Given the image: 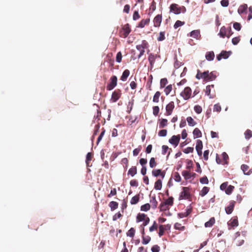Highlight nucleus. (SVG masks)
Segmentation results:
<instances>
[{
	"label": "nucleus",
	"instance_id": "1",
	"mask_svg": "<svg viewBox=\"0 0 252 252\" xmlns=\"http://www.w3.org/2000/svg\"><path fill=\"white\" fill-rule=\"evenodd\" d=\"M131 30L129 24H126L123 26L122 29L119 31V36L122 38H126L127 37Z\"/></svg>",
	"mask_w": 252,
	"mask_h": 252
},
{
	"label": "nucleus",
	"instance_id": "2",
	"mask_svg": "<svg viewBox=\"0 0 252 252\" xmlns=\"http://www.w3.org/2000/svg\"><path fill=\"white\" fill-rule=\"evenodd\" d=\"M191 198V195L190 193V189L189 187H183L182 191L180 192L179 199H187L190 200Z\"/></svg>",
	"mask_w": 252,
	"mask_h": 252
},
{
	"label": "nucleus",
	"instance_id": "3",
	"mask_svg": "<svg viewBox=\"0 0 252 252\" xmlns=\"http://www.w3.org/2000/svg\"><path fill=\"white\" fill-rule=\"evenodd\" d=\"M117 85V77L115 75L111 76L109 79V83L107 84L106 89L108 91L113 90Z\"/></svg>",
	"mask_w": 252,
	"mask_h": 252
},
{
	"label": "nucleus",
	"instance_id": "4",
	"mask_svg": "<svg viewBox=\"0 0 252 252\" xmlns=\"http://www.w3.org/2000/svg\"><path fill=\"white\" fill-rule=\"evenodd\" d=\"M192 90L189 87H186L184 90L180 93V95L183 97L185 100H188L191 97Z\"/></svg>",
	"mask_w": 252,
	"mask_h": 252
},
{
	"label": "nucleus",
	"instance_id": "5",
	"mask_svg": "<svg viewBox=\"0 0 252 252\" xmlns=\"http://www.w3.org/2000/svg\"><path fill=\"white\" fill-rule=\"evenodd\" d=\"M121 95L122 93L121 90L118 89L114 91L112 93L111 97L110 98V101L113 103L117 102L121 97Z\"/></svg>",
	"mask_w": 252,
	"mask_h": 252
},
{
	"label": "nucleus",
	"instance_id": "6",
	"mask_svg": "<svg viewBox=\"0 0 252 252\" xmlns=\"http://www.w3.org/2000/svg\"><path fill=\"white\" fill-rule=\"evenodd\" d=\"M169 12L176 15L180 14L179 5L176 3L171 4L169 7Z\"/></svg>",
	"mask_w": 252,
	"mask_h": 252
},
{
	"label": "nucleus",
	"instance_id": "7",
	"mask_svg": "<svg viewBox=\"0 0 252 252\" xmlns=\"http://www.w3.org/2000/svg\"><path fill=\"white\" fill-rule=\"evenodd\" d=\"M160 58V56L158 55L154 54L153 53L150 54L148 57V61L150 63L151 67H153L154 66L156 59Z\"/></svg>",
	"mask_w": 252,
	"mask_h": 252
},
{
	"label": "nucleus",
	"instance_id": "8",
	"mask_svg": "<svg viewBox=\"0 0 252 252\" xmlns=\"http://www.w3.org/2000/svg\"><path fill=\"white\" fill-rule=\"evenodd\" d=\"M231 52H227L226 51H222L221 53L217 56V59L220 61L222 59H226L230 56Z\"/></svg>",
	"mask_w": 252,
	"mask_h": 252
},
{
	"label": "nucleus",
	"instance_id": "9",
	"mask_svg": "<svg viewBox=\"0 0 252 252\" xmlns=\"http://www.w3.org/2000/svg\"><path fill=\"white\" fill-rule=\"evenodd\" d=\"M180 140V135L179 134L178 135H173L171 137V138L169 140V142L172 145H174L175 147H176Z\"/></svg>",
	"mask_w": 252,
	"mask_h": 252
},
{
	"label": "nucleus",
	"instance_id": "10",
	"mask_svg": "<svg viewBox=\"0 0 252 252\" xmlns=\"http://www.w3.org/2000/svg\"><path fill=\"white\" fill-rule=\"evenodd\" d=\"M175 107L173 101L170 102L166 106V115L169 116L171 115L172 111Z\"/></svg>",
	"mask_w": 252,
	"mask_h": 252
},
{
	"label": "nucleus",
	"instance_id": "11",
	"mask_svg": "<svg viewBox=\"0 0 252 252\" xmlns=\"http://www.w3.org/2000/svg\"><path fill=\"white\" fill-rule=\"evenodd\" d=\"M162 19V14L157 15L153 20L154 26L155 27H159L160 26Z\"/></svg>",
	"mask_w": 252,
	"mask_h": 252
},
{
	"label": "nucleus",
	"instance_id": "12",
	"mask_svg": "<svg viewBox=\"0 0 252 252\" xmlns=\"http://www.w3.org/2000/svg\"><path fill=\"white\" fill-rule=\"evenodd\" d=\"M152 173L154 177L160 176L162 179L164 178L165 175V172L162 171L161 169H154L152 171Z\"/></svg>",
	"mask_w": 252,
	"mask_h": 252
},
{
	"label": "nucleus",
	"instance_id": "13",
	"mask_svg": "<svg viewBox=\"0 0 252 252\" xmlns=\"http://www.w3.org/2000/svg\"><path fill=\"white\" fill-rule=\"evenodd\" d=\"M235 201H231L230 202L229 205L227 207H226L225 209L226 213L227 214H230L232 213L235 206Z\"/></svg>",
	"mask_w": 252,
	"mask_h": 252
},
{
	"label": "nucleus",
	"instance_id": "14",
	"mask_svg": "<svg viewBox=\"0 0 252 252\" xmlns=\"http://www.w3.org/2000/svg\"><path fill=\"white\" fill-rule=\"evenodd\" d=\"M241 169L243 170L244 174L249 175L252 173V170H249V167L246 164H242L241 167Z\"/></svg>",
	"mask_w": 252,
	"mask_h": 252
},
{
	"label": "nucleus",
	"instance_id": "15",
	"mask_svg": "<svg viewBox=\"0 0 252 252\" xmlns=\"http://www.w3.org/2000/svg\"><path fill=\"white\" fill-rule=\"evenodd\" d=\"M149 218L147 215L145 214L139 213L136 217V222L144 221L147 218Z\"/></svg>",
	"mask_w": 252,
	"mask_h": 252
},
{
	"label": "nucleus",
	"instance_id": "16",
	"mask_svg": "<svg viewBox=\"0 0 252 252\" xmlns=\"http://www.w3.org/2000/svg\"><path fill=\"white\" fill-rule=\"evenodd\" d=\"M150 18H147L146 19H142L138 24V25L137 26V27L143 28H144L146 25H148L150 23Z\"/></svg>",
	"mask_w": 252,
	"mask_h": 252
},
{
	"label": "nucleus",
	"instance_id": "17",
	"mask_svg": "<svg viewBox=\"0 0 252 252\" xmlns=\"http://www.w3.org/2000/svg\"><path fill=\"white\" fill-rule=\"evenodd\" d=\"M214 86L213 85H208L206 87L205 90V94L209 96L210 98H213L214 96V94L211 93V88H214Z\"/></svg>",
	"mask_w": 252,
	"mask_h": 252
},
{
	"label": "nucleus",
	"instance_id": "18",
	"mask_svg": "<svg viewBox=\"0 0 252 252\" xmlns=\"http://www.w3.org/2000/svg\"><path fill=\"white\" fill-rule=\"evenodd\" d=\"M150 202L151 203L150 205L153 209H155L157 207L158 203L156 199L155 196H153L151 197Z\"/></svg>",
	"mask_w": 252,
	"mask_h": 252
},
{
	"label": "nucleus",
	"instance_id": "19",
	"mask_svg": "<svg viewBox=\"0 0 252 252\" xmlns=\"http://www.w3.org/2000/svg\"><path fill=\"white\" fill-rule=\"evenodd\" d=\"M238 219L236 217L230 220L229 222H228V225L231 226L232 227H236L238 225Z\"/></svg>",
	"mask_w": 252,
	"mask_h": 252
},
{
	"label": "nucleus",
	"instance_id": "20",
	"mask_svg": "<svg viewBox=\"0 0 252 252\" xmlns=\"http://www.w3.org/2000/svg\"><path fill=\"white\" fill-rule=\"evenodd\" d=\"M130 71L128 69H126L123 72L122 75L121 77V80L123 81H126L127 77L129 75Z\"/></svg>",
	"mask_w": 252,
	"mask_h": 252
},
{
	"label": "nucleus",
	"instance_id": "21",
	"mask_svg": "<svg viewBox=\"0 0 252 252\" xmlns=\"http://www.w3.org/2000/svg\"><path fill=\"white\" fill-rule=\"evenodd\" d=\"M166 226H168V224L160 225L159 226L158 235L159 237H161L162 235H163L164 231L166 230Z\"/></svg>",
	"mask_w": 252,
	"mask_h": 252
},
{
	"label": "nucleus",
	"instance_id": "22",
	"mask_svg": "<svg viewBox=\"0 0 252 252\" xmlns=\"http://www.w3.org/2000/svg\"><path fill=\"white\" fill-rule=\"evenodd\" d=\"M159 127L160 128H163L167 126L168 121L166 119H159Z\"/></svg>",
	"mask_w": 252,
	"mask_h": 252
},
{
	"label": "nucleus",
	"instance_id": "23",
	"mask_svg": "<svg viewBox=\"0 0 252 252\" xmlns=\"http://www.w3.org/2000/svg\"><path fill=\"white\" fill-rule=\"evenodd\" d=\"M205 57L209 61H213L215 57V54L213 51L208 52L206 54Z\"/></svg>",
	"mask_w": 252,
	"mask_h": 252
},
{
	"label": "nucleus",
	"instance_id": "24",
	"mask_svg": "<svg viewBox=\"0 0 252 252\" xmlns=\"http://www.w3.org/2000/svg\"><path fill=\"white\" fill-rule=\"evenodd\" d=\"M194 138H199L202 136V133L198 128H195L193 131Z\"/></svg>",
	"mask_w": 252,
	"mask_h": 252
},
{
	"label": "nucleus",
	"instance_id": "25",
	"mask_svg": "<svg viewBox=\"0 0 252 252\" xmlns=\"http://www.w3.org/2000/svg\"><path fill=\"white\" fill-rule=\"evenodd\" d=\"M190 36L194 38L195 39H198L199 36H200V32L199 30H194L191 32L189 33Z\"/></svg>",
	"mask_w": 252,
	"mask_h": 252
},
{
	"label": "nucleus",
	"instance_id": "26",
	"mask_svg": "<svg viewBox=\"0 0 252 252\" xmlns=\"http://www.w3.org/2000/svg\"><path fill=\"white\" fill-rule=\"evenodd\" d=\"M170 208V206L166 204L163 202H162L159 206L160 211H165L168 210Z\"/></svg>",
	"mask_w": 252,
	"mask_h": 252
},
{
	"label": "nucleus",
	"instance_id": "27",
	"mask_svg": "<svg viewBox=\"0 0 252 252\" xmlns=\"http://www.w3.org/2000/svg\"><path fill=\"white\" fill-rule=\"evenodd\" d=\"M248 8V6L246 4L241 5L239 6L238 9V12L241 14L246 12Z\"/></svg>",
	"mask_w": 252,
	"mask_h": 252
},
{
	"label": "nucleus",
	"instance_id": "28",
	"mask_svg": "<svg viewBox=\"0 0 252 252\" xmlns=\"http://www.w3.org/2000/svg\"><path fill=\"white\" fill-rule=\"evenodd\" d=\"M219 35L222 38H224L225 36H226V29L224 27H222L221 28ZM230 35H227V37L229 38Z\"/></svg>",
	"mask_w": 252,
	"mask_h": 252
},
{
	"label": "nucleus",
	"instance_id": "29",
	"mask_svg": "<svg viewBox=\"0 0 252 252\" xmlns=\"http://www.w3.org/2000/svg\"><path fill=\"white\" fill-rule=\"evenodd\" d=\"M93 154L92 153H88L86 156V163L87 166H90V161L93 158Z\"/></svg>",
	"mask_w": 252,
	"mask_h": 252
},
{
	"label": "nucleus",
	"instance_id": "30",
	"mask_svg": "<svg viewBox=\"0 0 252 252\" xmlns=\"http://www.w3.org/2000/svg\"><path fill=\"white\" fill-rule=\"evenodd\" d=\"M154 188L156 190H160L162 188V181L160 179H158L155 183Z\"/></svg>",
	"mask_w": 252,
	"mask_h": 252
},
{
	"label": "nucleus",
	"instance_id": "31",
	"mask_svg": "<svg viewBox=\"0 0 252 252\" xmlns=\"http://www.w3.org/2000/svg\"><path fill=\"white\" fill-rule=\"evenodd\" d=\"M215 222V219L214 217L211 218L209 221H207L205 223V226L206 227H212Z\"/></svg>",
	"mask_w": 252,
	"mask_h": 252
},
{
	"label": "nucleus",
	"instance_id": "32",
	"mask_svg": "<svg viewBox=\"0 0 252 252\" xmlns=\"http://www.w3.org/2000/svg\"><path fill=\"white\" fill-rule=\"evenodd\" d=\"M137 174V168L136 166H132L128 171V174L132 177Z\"/></svg>",
	"mask_w": 252,
	"mask_h": 252
},
{
	"label": "nucleus",
	"instance_id": "33",
	"mask_svg": "<svg viewBox=\"0 0 252 252\" xmlns=\"http://www.w3.org/2000/svg\"><path fill=\"white\" fill-rule=\"evenodd\" d=\"M139 196H140L139 194H137V195H135L134 196H133V197H132V198L130 200V204L132 205H134V204H137L139 201V198H140Z\"/></svg>",
	"mask_w": 252,
	"mask_h": 252
},
{
	"label": "nucleus",
	"instance_id": "34",
	"mask_svg": "<svg viewBox=\"0 0 252 252\" xmlns=\"http://www.w3.org/2000/svg\"><path fill=\"white\" fill-rule=\"evenodd\" d=\"M152 80H153V76L152 75H151L149 77L148 80L146 83V87L150 91L152 90Z\"/></svg>",
	"mask_w": 252,
	"mask_h": 252
},
{
	"label": "nucleus",
	"instance_id": "35",
	"mask_svg": "<svg viewBox=\"0 0 252 252\" xmlns=\"http://www.w3.org/2000/svg\"><path fill=\"white\" fill-rule=\"evenodd\" d=\"M187 121L188 125L190 126H193L196 125V122L191 117H188L187 118Z\"/></svg>",
	"mask_w": 252,
	"mask_h": 252
},
{
	"label": "nucleus",
	"instance_id": "36",
	"mask_svg": "<svg viewBox=\"0 0 252 252\" xmlns=\"http://www.w3.org/2000/svg\"><path fill=\"white\" fill-rule=\"evenodd\" d=\"M109 206L111 208V211H114L118 207V203L115 201H111L109 204Z\"/></svg>",
	"mask_w": 252,
	"mask_h": 252
},
{
	"label": "nucleus",
	"instance_id": "37",
	"mask_svg": "<svg viewBox=\"0 0 252 252\" xmlns=\"http://www.w3.org/2000/svg\"><path fill=\"white\" fill-rule=\"evenodd\" d=\"M182 174L186 180H188L191 178V174L187 170L183 171Z\"/></svg>",
	"mask_w": 252,
	"mask_h": 252
},
{
	"label": "nucleus",
	"instance_id": "38",
	"mask_svg": "<svg viewBox=\"0 0 252 252\" xmlns=\"http://www.w3.org/2000/svg\"><path fill=\"white\" fill-rule=\"evenodd\" d=\"M203 148V144L202 142L200 140H197L196 141V150L197 152L198 151L202 150Z\"/></svg>",
	"mask_w": 252,
	"mask_h": 252
},
{
	"label": "nucleus",
	"instance_id": "39",
	"mask_svg": "<svg viewBox=\"0 0 252 252\" xmlns=\"http://www.w3.org/2000/svg\"><path fill=\"white\" fill-rule=\"evenodd\" d=\"M136 48L140 52L139 54L137 56L138 58L139 59L144 55L145 49L139 45H136Z\"/></svg>",
	"mask_w": 252,
	"mask_h": 252
},
{
	"label": "nucleus",
	"instance_id": "40",
	"mask_svg": "<svg viewBox=\"0 0 252 252\" xmlns=\"http://www.w3.org/2000/svg\"><path fill=\"white\" fill-rule=\"evenodd\" d=\"M210 189L209 187H204L203 188L202 190L200 191L199 193V195L201 196H205L207 193L209 192Z\"/></svg>",
	"mask_w": 252,
	"mask_h": 252
},
{
	"label": "nucleus",
	"instance_id": "41",
	"mask_svg": "<svg viewBox=\"0 0 252 252\" xmlns=\"http://www.w3.org/2000/svg\"><path fill=\"white\" fill-rule=\"evenodd\" d=\"M244 135L245 138L249 140L252 137V131L248 129L245 131Z\"/></svg>",
	"mask_w": 252,
	"mask_h": 252
},
{
	"label": "nucleus",
	"instance_id": "42",
	"mask_svg": "<svg viewBox=\"0 0 252 252\" xmlns=\"http://www.w3.org/2000/svg\"><path fill=\"white\" fill-rule=\"evenodd\" d=\"M174 198L173 197H169L168 199L165 200L163 202L169 206H172L173 204Z\"/></svg>",
	"mask_w": 252,
	"mask_h": 252
},
{
	"label": "nucleus",
	"instance_id": "43",
	"mask_svg": "<svg viewBox=\"0 0 252 252\" xmlns=\"http://www.w3.org/2000/svg\"><path fill=\"white\" fill-rule=\"evenodd\" d=\"M151 205L149 203H146L141 206L140 209L142 211H148L150 209Z\"/></svg>",
	"mask_w": 252,
	"mask_h": 252
},
{
	"label": "nucleus",
	"instance_id": "44",
	"mask_svg": "<svg viewBox=\"0 0 252 252\" xmlns=\"http://www.w3.org/2000/svg\"><path fill=\"white\" fill-rule=\"evenodd\" d=\"M151 241V237L149 236H142V244L146 245Z\"/></svg>",
	"mask_w": 252,
	"mask_h": 252
},
{
	"label": "nucleus",
	"instance_id": "45",
	"mask_svg": "<svg viewBox=\"0 0 252 252\" xmlns=\"http://www.w3.org/2000/svg\"><path fill=\"white\" fill-rule=\"evenodd\" d=\"M172 90V85L171 84L168 85L164 89V92L166 95H168Z\"/></svg>",
	"mask_w": 252,
	"mask_h": 252
},
{
	"label": "nucleus",
	"instance_id": "46",
	"mask_svg": "<svg viewBox=\"0 0 252 252\" xmlns=\"http://www.w3.org/2000/svg\"><path fill=\"white\" fill-rule=\"evenodd\" d=\"M135 230L134 228L131 227L126 233L127 236L133 237L135 235Z\"/></svg>",
	"mask_w": 252,
	"mask_h": 252
},
{
	"label": "nucleus",
	"instance_id": "47",
	"mask_svg": "<svg viewBox=\"0 0 252 252\" xmlns=\"http://www.w3.org/2000/svg\"><path fill=\"white\" fill-rule=\"evenodd\" d=\"M149 164H150V167L152 168H154L157 166V163L155 158H151V159L150 160Z\"/></svg>",
	"mask_w": 252,
	"mask_h": 252
},
{
	"label": "nucleus",
	"instance_id": "48",
	"mask_svg": "<svg viewBox=\"0 0 252 252\" xmlns=\"http://www.w3.org/2000/svg\"><path fill=\"white\" fill-rule=\"evenodd\" d=\"M201 77H202V79L206 81H209V71H205L202 72V76H201Z\"/></svg>",
	"mask_w": 252,
	"mask_h": 252
},
{
	"label": "nucleus",
	"instance_id": "49",
	"mask_svg": "<svg viewBox=\"0 0 252 252\" xmlns=\"http://www.w3.org/2000/svg\"><path fill=\"white\" fill-rule=\"evenodd\" d=\"M161 94L159 91L157 92L153 97V101L154 102H158L159 101V97L160 95Z\"/></svg>",
	"mask_w": 252,
	"mask_h": 252
},
{
	"label": "nucleus",
	"instance_id": "50",
	"mask_svg": "<svg viewBox=\"0 0 252 252\" xmlns=\"http://www.w3.org/2000/svg\"><path fill=\"white\" fill-rule=\"evenodd\" d=\"M174 228L176 229H178L179 230L183 231L185 229V227L184 226H182L181 224L178 222H176L174 224Z\"/></svg>",
	"mask_w": 252,
	"mask_h": 252
},
{
	"label": "nucleus",
	"instance_id": "51",
	"mask_svg": "<svg viewBox=\"0 0 252 252\" xmlns=\"http://www.w3.org/2000/svg\"><path fill=\"white\" fill-rule=\"evenodd\" d=\"M168 83V80L166 78H162L160 81V87L161 88L165 87Z\"/></svg>",
	"mask_w": 252,
	"mask_h": 252
},
{
	"label": "nucleus",
	"instance_id": "52",
	"mask_svg": "<svg viewBox=\"0 0 252 252\" xmlns=\"http://www.w3.org/2000/svg\"><path fill=\"white\" fill-rule=\"evenodd\" d=\"M165 32H161L159 33V36L157 38V40L158 41H161L165 39Z\"/></svg>",
	"mask_w": 252,
	"mask_h": 252
},
{
	"label": "nucleus",
	"instance_id": "53",
	"mask_svg": "<svg viewBox=\"0 0 252 252\" xmlns=\"http://www.w3.org/2000/svg\"><path fill=\"white\" fill-rule=\"evenodd\" d=\"M234 189V187L233 186L229 185L227 187L226 189H225V193L228 195L230 194L233 191Z\"/></svg>",
	"mask_w": 252,
	"mask_h": 252
},
{
	"label": "nucleus",
	"instance_id": "54",
	"mask_svg": "<svg viewBox=\"0 0 252 252\" xmlns=\"http://www.w3.org/2000/svg\"><path fill=\"white\" fill-rule=\"evenodd\" d=\"M158 228V225L156 221H155L153 224V225L150 227L149 231L150 232H153L155 230H157Z\"/></svg>",
	"mask_w": 252,
	"mask_h": 252
},
{
	"label": "nucleus",
	"instance_id": "55",
	"mask_svg": "<svg viewBox=\"0 0 252 252\" xmlns=\"http://www.w3.org/2000/svg\"><path fill=\"white\" fill-rule=\"evenodd\" d=\"M144 49H148L149 48V44L146 40H143L142 41L141 44L139 45Z\"/></svg>",
	"mask_w": 252,
	"mask_h": 252
},
{
	"label": "nucleus",
	"instance_id": "56",
	"mask_svg": "<svg viewBox=\"0 0 252 252\" xmlns=\"http://www.w3.org/2000/svg\"><path fill=\"white\" fill-rule=\"evenodd\" d=\"M217 76L214 71H212L210 73L209 72V81H213L215 80Z\"/></svg>",
	"mask_w": 252,
	"mask_h": 252
},
{
	"label": "nucleus",
	"instance_id": "57",
	"mask_svg": "<svg viewBox=\"0 0 252 252\" xmlns=\"http://www.w3.org/2000/svg\"><path fill=\"white\" fill-rule=\"evenodd\" d=\"M185 24V22H182L180 20H177L174 25V28L176 29H177L178 28H179V27H181L183 25H184Z\"/></svg>",
	"mask_w": 252,
	"mask_h": 252
},
{
	"label": "nucleus",
	"instance_id": "58",
	"mask_svg": "<svg viewBox=\"0 0 252 252\" xmlns=\"http://www.w3.org/2000/svg\"><path fill=\"white\" fill-rule=\"evenodd\" d=\"M167 131L166 129H163L159 130L158 132V135L160 137H164L166 136Z\"/></svg>",
	"mask_w": 252,
	"mask_h": 252
},
{
	"label": "nucleus",
	"instance_id": "59",
	"mask_svg": "<svg viewBox=\"0 0 252 252\" xmlns=\"http://www.w3.org/2000/svg\"><path fill=\"white\" fill-rule=\"evenodd\" d=\"M194 110L195 112L197 114H200L202 111V107L199 105H195L194 107Z\"/></svg>",
	"mask_w": 252,
	"mask_h": 252
},
{
	"label": "nucleus",
	"instance_id": "60",
	"mask_svg": "<svg viewBox=\"0 0 252 252\" xmlns=\"http://www.w3.org/2000/svg\"><path fill=\"white\" fill-rule=\"evenodd\" d=\"M174 179L175 181L180 182L181 181V177L178 172H175L174 174Z\"/></svg>",
	"mask_w": 252,
	"mask_h": 252
},
{
	"label": "nucleus",
	"instance_id": "61",
	"mask_svg": "<svg viewBox=\"0 0 252 252\" xmlns=\"http://www.w3.org/2000/svg\"><path fill=\"white\" fill-rule=\"evenodd\" d=\"M221 110L220 105L219 104H216L214 106V111L217 112H220Z\"/></svg>",
	"mask_w": 252,
	"mask_h": 252
},
{
	"label": "nucleus",
	"instance_id": "62",
	"mask_svg": "<svg viewBox=\"0 0 252 252\" xmlns=\"http://www.w3.org/2000/svg\"><path fill=\"white\" fill-rule=\"evenodd\" d=\"M200 182L203 184H208L209 183L208 179L206 176H204L200 179Z\"/></svg>",
	"mask_w": 252,
	"mask_h": 252
},
{
	"label": "nucleus",
	"instance_id": "63",
	"mask_svg": "<svg viewBox=\"0 0 252 252\" xmlns=\"http://www.w3.org/2000/svg\"><path fill=\"white\" fill-rule=\"evenodd\" d=\"M159 108L158 106H155L153 108V113L155 116H157L159 113Z\"/></svg>",
	"mask_w": 252,
	"mask_h": 252
},
{
	"label": "nucleus",
	"instance_id": "64",
	"mask_svg": "<svg viewBox=\"0 0 252 252\" xmlns=\"http://www.w3.org/2000/svg\"><path fill=\"white\" fill-rule=\"evenodd\" d=\"M159 250L160 248L157 245H154L151 249V251H152V252H159Z\"/></svg>",
	"mask_w": 252,
	"mask_h": 252
}]
</instances>
